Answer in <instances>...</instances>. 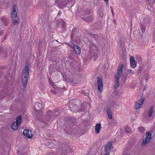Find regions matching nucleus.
I'll list each match as a JSON object with an SVG mask.
<instances>
[{
	"label": "nucleus",
	"mask_w": 155,
	"mask_h": 155,
	"mask_svg": "<svg viewBox=\"0 0 155 155\" xmlns=\"http://www.w3.org/2000/svg\"><path fill=\"white\" fill-rule=\"evenodd\" d=\"M76 120L72 118L69 121V124L67 125V127L64 128V131L68 134L75 133L78 132L81 128V126L76 124Z\"/></svg>",
	"instance_id": "1"
},
{
	"label": "nucleus",
	"mask_w": 155,
	"mask_h": 155,
	"mask_svg": "<svg viewBox=\"0 0 155 155\" xmlns=\"http://www.w3.org/2000/svg\"><path fill=\"white\" fill-rule=\"evenodd\" d=\"M124 65L121 64L118 67L117 74L115 75L114 78L116 79L114 86V89L117 90L120 85L119 79L121 76L123 74V69Z\"/></svg>",
	"instance_id": "2"
},
{
	"label": "nucleus",
	"mask_w": 155,
	"mask_h": 155,
	"mask_svg": "<svg viewBox=\"0 0 155 155\" xmlns=\"http://www.w3.org/2000/svg\"><path fill=\"white\" fill-rule=\"evenodd\" d=\"M29 67L28 63L25 64V67L23 69L21 74L22 84L24 87L27 83L29 76Z\"/></svg>",
	"instance_id": "3"
},
{
	"label": "nucleus",
	"mask_w": 155,
	"mask_h": 155,
	"mask_svg": "<svg viewBox=\"0 0 155 155\" xmlns=\"http://www.w3.org/2000/svg\"><path fill=\"white\" fill-rule=\"evenodd\" d=\"M21 122V117L19 115L16 118V121L13 123L11 125V128L13 130H17Z\"/></svg>",
	"instance_id": "4"
},
{
	"label": "nucleus",
	"mask_w": 155,
	"mask_h": 155,
	"mask_svg": "<svg viewBox=\"0 0 155 155\" xmlns=\"http://www.w3.org/2000/svg\"><path fill=\"white\" fill-rule=\"evenodd\" d=\"M151 135V133L149 131H148L146 133V138L143 139L142 143V146H144L147 143L149 142L150 140L152 138Z\"/></svg>",
	"instance_id": "5"
},
{
	"label": "nucleus",
	"mask_w": 155,
	"mask_h": 155,
	"mask_svg": "<svg viewBox=\"0 0 155 155\" xmlns=\"http://www.w3.org/2000/svg\"><path fill=\"white\" fill-rule=\"evenodd\" d=\"M68 45L72 48L77 54H80L81 53V48L78 46L75 45L71 42H69Z\"/></svg>",
	"instance_id": "6"
},
{
	"label": "nucleus",
	"mask_w": 155,
	"mask_h": 155,
	"mask_svg": "<svg viewBox=\"0 0 155 155\" xmlns=\"http://www.w3.org/2000/svg\"><path fill=\"white\" fill-rule=\"evenodd\" d=\"M56 2L58 6L61 8L66 7L68 2L67 1L63 0H57Z\"/></svg>",
	"instance_id": "7"
},
{
	"label": "nucleus",
	"mask_w": 155,
	"mask_h": 155,
	"mask_svg": "<svg viewBox=\"0 0 155 155\" xmlns=\"http://www.w3.org/2000/svg\"><path fill=\"white\" fill-rule=\"evenodd\" d=\"M97 80L98 90L99 91L101 92L103 90L102 81L100 76H98L97 77Z\"/></svg>",
	"instance_id": "8"
},
{
	"label": "nucleus",
	"mask_w": 155,
	"mask_h": 155,
	"mask_svg": "<svg viewBox=\"0 0 155 155\" xmlns=\"http://www.w3.org/2000/svg\"><path fill=\"white\" fill-rule=\"evenodd\" d=\"M144 101V98L142 96L141 98L138 101H137L135 103V108L136 109H137L139 108L142 106L143 104V103Z\"/></svg>",
	"instance_id": "9"
},
{
	"label": "nucleus",
	"mask_w": 155,
	"mask_h": 155,
	"mask_svg": "<svg viewBox=\"0 0 155 155\" xmlns=\"http://www.w3.org/2000/svg\"><path fill=\"white\" fill-rule=\"evenodd\" d=\"M58 113L57 112H56L54 110H53V112L51 111H48L47 112V115L48 118H49L47 120L48 121L50 120L51 118L55 117V115H57Z\"/></svg>",
	"instance_id": "10"
},
{
	"label": "nucleus",
	"mask_w": 155,
	"mask_h": 155,
	"mask_svg": "<svg viewBox=\"0 0 155 155\" xmlns=\"http://www.w3.org/2000/svg\"><path fill=\"white\" fill-rule=\"evenodd\" d=\"M1 22L4 27H6L8 25L9 23L8 18L5 17H3L1 18L0 19Z\"/></svg>",
	"instance_id": "11"
},
{
	"label": "nucleus",
	"mask_w": 155,
	"mask_h": 155,
	"mask_svg": "<svg viewBox=\"0 0 155 155\" xmlns=\"http://www.w3.org/2000/svg\"><path fill=\"white\" fill-rule=\"evenodd\" d=\"M31 131L27 129L25 130L23 132V134L24 136L26 137L31 138L32 137V135L31 134Z\"/></svg>",
	"instance_id": "12"
},
{
	"label": "nucleus",
	"mask_w": 155,
	"mask_h": 155,
	"mask_svg": "<svg viewBox=\"0 0 155 155\" xmlns=\"http://www.w3.org/2000/svg\"><path fill=\"white\" fill-rule=\"evenodd\" d=\"M71 111L74 112H76V111H85V110L84 109H80V108L79 109H78V105H75L74 106L71 107V105H69Z\"/></svg>",
	"instance_id": "13"
},
{
	"label": "nucleus",
	"mask_w": 155,
	"mask_h": 155,
	"mask_svg": "<svg viewBox=\"0 0 155 155\" xmlns=\"http://www.w3.org/2000/svg\"><path fill=\"white\" fill-rule=\"evenodd\" d=\"M91 51L90 52V54L91 56H94V50H96L97 49V47L94 44H91L90 47Z\"/></svg>",
	"instance_id": "14"
},
{
	"label": "nucleus",
	"mask_w": 155,
	"mask_h": 155,
	"mask_svg": "<svg viewBox=\"0 0 155 155\" xmlns=\"http://www.w3.org/2000/svg\"><path fill=\"white\" fill-rule=\"evenodd\" d=\"M90 36L94 38L96 41H99L102 39V37L98 36L96 34L89 33Z\"/></svg>",
	"instance_id": "15"
},
{
	"label": "nucleus",
	"mask_w": 155,
	"mask_h": 155,
	"mask_svg": "<svg viewBox=\"0 0 155 155\" xmlns=\"http://www.w3.org/2000/svg\"><path fill=\"white\" fill-rule=\"evenodd\" d=\"M150 20L151 18L150 17H147L143 18L141 23L144 25H147L150 23Z\"/></svg>",
	"instance_id": "16"
},
{
	"label": "nucleus",
	"mask_w": 155,
	"mask_h": 155,
	"mask_svg": "<svg viewBox=\"0 0 155 155\" xmlns=\"http://www.w3.org/2000/svg\"><path fill=\"white\" fill-rule=\"evenodd\" d=\"M112 146V143L111 142H108L107 144L105 146L104 152L105 153H109L108 150L110 149Z\"/></svg>",
	"instance_id": "17"
},
{
	"label": "nucleus",
	"mask_w": 155,
	"mask_h": 155,
	"mask_svg": "<svg viewBox=\"0 0 155 155\" xmlns=\"http://www.w3.org/2000/svg\"><path fill=\"white\" fill-rule=\"evenodd\" d=\"M101 127V124H96L95 126V130L96 134H98L100 133Z\"/></svg>",
	"instance_id": "18"
},
{
	"label": "nucleus",
	"mask_w": 155,
	"mask_h": 155,
	"mask_svg": "<svg viewBox=\"0 0 155 155\" xmlns=\"http://www.w3.org/2000/svg\"><path fill=\"white\" fill-rule=\"evenodd\" d=\"M84 20L87 22H90L93 20V16L92 15H88L84 18Z\"/></svg>",
	"instance_id": "19"
},
{
	"label": "nucleus",
	"mask_w": 155,
	"mask_h": 155,
	"mask_svg": "<svg viewBox=\"0 0 155 155\" xmlns=\"http://www.w3.org/2000/svg\"><path fill=\"white\" fill-rule=\"evenodd\" d=\"M107 111L109 118L111 119L112 118V113L111 109L109 107L107 108Z\"/></svg>",
	"instance_id": "20"
},
{
	"label": "nucleus",
	"mask_w": 155,
	"mask_h": 155,
	"mask_svg": "<svg viewBox=\"0 0 155 155\" xmlns=\"http://www.w3.org/2000/svg\"><path fill=\"white\" fill-rule=\"evenodd\" d=\"M72 35H71V37H73V36H78L80 34L78 32V30H76L75 29H74L72 31Z\"/></svg>",
	"instance_id": "21"
},
{
	"label": "nucleus",
	"mask_w": 155,
	"mask_h": 155,
	"mask_svg": "<svg viewBox=\"0 0 155 155\" xmlns=\"http://www.w3.org/2000/svg\"><path fill=\"white\" fill-rule=\"evenodd\" d=\"M64 152H65L67 153H71L72 152V151L70 147H68L66 148L65 150H62L61 151L62 153H63L64 155H65Z\"/></svg>",
	"instance_id": "22"
},
{
	"label": "nucleus",
	"mask_w": 155,
	"mask_h": 155,
	"mask_svg": "<svg viewBox=\"0 0 155 155\" xmlns=\"http://www.w3.org/2000/svg\"><path fill=\"white\" fill-rule=\"evenodd\" d=\"M14 25H17L19 22V19L18 17L12 18Z\"/></svg>",
	"instance_id": "23"
},
{
	"label": "nucleus",
	"mask_w": 155,
	"mask_h": 155,
	"mask_svg": "<svg viewBox=\"0 0 155 155\" xmlns=\"http://www.w3.org/2000/svg\"><path fill=\"white\" fill-rule=\"evenodd\" d=\"M154 106H152L149 109L148 111V116L149 117H150L152 116L153 114V109H154Z\"/></svg>",
	"instance_id": "24"
},
{
	"label": "nucleus",
	"mask_w": 155,
	"mask_h": 155,
	"mask_svg": "<svg viewBox=\"0 0 155 155\" xmlns=\"http://www.w3.org/2000/svg\"><path fill=\"white\" fill-rule=\"evenodd\" d=\"M35 108L36 109V110H38V108L41 109L42 105L41 104L38 103H37L35 104L34 106Z\"/></svg>",
	"instance_id": "25"
},
{
	"label": "nucleus",
	"mask_w": 155,
	"mask_h": 155,
	"mask_svg": "<svg viewBox=\"0 0 155 155\" xmlns=\"http://www.w3.org/2000/svg\"><path fill=\"white\" fill-rule=\"evenodd\" d=\"M56 142L55 141H51L48 142V146L49 147L51 148L54 147L55 145Z\"/></svg>",
	"instance_id": "26"
},
{
	"label": "nucleus",
	"mask_w": 155,
	"mask_h": 155,
	"mask_svg": "<svg viewBox=\"0 0 155 155\" xmlns=\"http://www.w3.org/2000/svg\"><path fill=\"white\" fill-rule=\"evenodd\" d=\"M12 12L17 13L18 10H17V6L15 5H13Z\"/></svg>",
	"instance_id": "27"
},
{
	"label": "nucleus",
	"mask_w": 155,
	"mask_h": 155,
	"mask_svg": "<svg viewBox=\"0 0 155 155\" xmlns=\"http://www.w3.org/2000/svg\"><path fill=\"white\" fill-rule=\"evenodd\" d=\"M108 125L109 126L111 127L115 126L116 125V124L114 121L111 120L108 123Z\"/></svg>",
	"instance_id": "28"
},
{
	"label": "nucleus",
	"mask_w": 155,
	"mask_h": 155,
	"mask_svg": "<svg viewBox=\"0 0 155 155\" xmlns=\"http://www.w3.org/2000/svg\"><path fill=\"white\" fill-rule=\"evenodd\" d=\"M98 13L99 15V17L100 18H102L104 15V14L102 12V11L98 9L97 10Z\"/></svg>",
	"instance_id": "29"
},
{
	"label": "nucleus",
	"mask_w": 155,
	"mask_h": 155,
	"mask_svg": "<svg viewBox=\"0 0 155 155\" xmlns=\"http://www.w3.org/2000/svg\"><path fill=\"white\" fill-rule=\"evenodd\" d=\"M124 129L126 132L130 133L131 132V130L129 127H125L124 128Z\"/></svg>",
	"instance_id": "30"
},
{
	"label": "nucleus",
	"mask_w": 155,
	"mask_h": 155,
	"mask_svg": "<svg viewBox=\"0 0 155 155\" xmlns=\"http://www.w3.org/2000/svg\"><path fill=\"white\" fill-rule=\"evenodd\" d=\"M136 62H130V65L131 68H134L136 66Z\"/></svg>",
	"instance_id": "31"
},
{
	"label": "nucleus",
	"mask_w": 155,
	"mask_h": 155,
	"mask_svg": "<svg viewBox=\"0 0 155 155\" xmlns=\"http://www.w3.org/2000/svg\"><path fill=\"white\" fill-rule=\"evenodd\" d=\"M17 12H11V16L12 18L18 17L17 16Z\"/></svg>",
	"instance_id": "32"
},
{
	"label": "nucleus",
	"mask_w": 155,
	"mask_h": 155,
	"mask_svg": "<svg viewBox=\"0 0 155 155\" xmlns=\"http://www.w3.org/2000/svg\"><path fill=\"white\" fill-rule=\"evenodd\" d=\"M138 129L139 131L142 133H143L145 130V129L143 127H139L138 128Z\"/></svg>",
	"instance_id": "33"
},
{
	"label": "nucleus",
	"mask_w": 155,
	"mask_h": 155,
	"mask_svg": "<svg viewBox=\"0 0 155 155\" xmlns=\"http://www.w3.org/2000/svg\"><path fill=\"white\" fill-rule=\"evenodd\" d=\"M124 41L125 39L124 38H120L119 40V42L120 45H123Z\"/></svg>",
	"instance_id": "34"
},
{
	"label": "nucleus",
	"mask_w": 155,
	"mask_h": 155,
	"mask_svg": "<svg viewBox=\"0 0 155 155\" xmlns=\"http://www.w3.org/2000/svg\"><path fill=\"white\" fill-rule=\"evenodd\" d=\"M77 79H73L72 78H71V79H69V81L71 83H74V84H76L75 82L77 81Z\"/></svg>",
	"instance_id": "35"
},
{
	"label": "nucleus",
	"mask_w": 155,
	"mask_h": 155,
	"mask_svg": "<svg viewBox=\"0 0 155 155\" xmlns=\"http://www.w3.org/2000/svg\"><path fill=\"white\" fill-rule=\"evenodd\" d=\"M127 73L129 74H130L131 75L132 74L134 73L133 71L131 69H128L127 70Z\"/></svg>",
	"instance_id": "36"
},
{
	"label": "nucleus",
	"mask_w": 155,
	"mask_h": 155,
	"mask_svg": "<svg viewBox=\"0 0 155 155\" xmlns=\"http://www.w3.org/2000/svg\"><path fill=\"white\" fill-rule=\"evenodd\" d=\"M48 81H49V83L53 87H54V83L50 79H48Z\"/></svg>",
	"instance_id": "37"
},
{
	"label": "nucleus",
	"mask_w": 155,
	"mask_h": 155,
	"mask_svg": "<svg viewBox=\"0 0 155 155\" xmlns=\"http://www.w3.org/2000/svg\"><path fill=\"white\" fill-rule=\"evenodd\" d=\"M143 24H140V27H141V28L142 29V31L143 32H144L145 31V27L143 25Z\"/></svg>",
	"instance_id": "38"
},
{
	"label": "nucleus",
	"mask_w": 155,
	"mask_h": 155,
	"mask_svg": "<svg viewBox=\"0 0 155 155\" xmlns=\"http://www.w3.org/2000/svg\"><path fill=\"white\" fill-rule=\"evenodd\" d=\"M61 24L62 25L61 27L64 28L65 27V23L63 21H61Z\"/></svg>",
	"instance_id": "39"
},
{
	"label": "nucleus",
	"mask_w": 155,
	"mask_h": 155,
	"mask_svg": "<svg viewBox=\"0 0 155 155\" xmlns=\"http://www.w3.org/2000/svg\"><path fill=\"white\" fill-rule=\"evenodd\" d=\"M148 3L150 5L153 4V3L155 2V0H148Z\"/></svg>",
	"instance_id": "40"
},
{
	"label": "nucleus",
	"mask_w": 155,
	"mask_h": 155,
	"mask_svg": "<svg viewBox=\"0 0 155 155\" xmlns=\"http://www.w3.org/2000/svg\"><path fill=\"white\" fill-rule=\"evenodd\" d=\"M70 65L72 67V68H76L75 65L72 62H70Z\"/></svg>",
	"instance_id": "41"
},
{
	"label": "nucleus",
	"mask_w": 155,
	"mask_h": 155,
	"mask_svg": "<svg viewBox=\"0 0 155 155\" xmlns=\"http://www.w3.org/2000/svg\"><path fill=\"white\" fill-rule=\"evenodd\" d=\"M148 74H146L144 76V77L145 78V79L146 81V82L148 80Z\"/></svg>",
	"instance_id": "42"
},
{
	"label": "nucleus",
	"mask_w": 155,
	"mask_h": 155,
	"mask_svg": "<svg viewBox=\"0 0 155 155\" xmlns=\"http://www.w3.org/2000/svg\"><path fill=\"white\" fill-rule=\"evenodd\" d=\"M130 62H136V61H135L134 58H130Z\"/></svg>",
	"instance_id": "43"
},
{
	"label": "nucleus",
	"mask_w": 155,
	"mask_h": 155,
	"mask_svg": "<svg viewBox=\"0 0 155 155\" xmlns=\"http://www.w3.org/2000/svg\"><path fill=\"white\" fill-rule=\"evenodd\" d=\"M7 37V35H5L3 37V38L2 39V42H3V41H4L5 39Z\"/></svg>",
	"instance_id": "44"
},
{
	"label": "nucleus",
	"mask_w": 155,
	"mask_h": 155,
	"mask_svg": "<svg viewBox=\"0 0 155 155\" xmlns=\"http://www.w3.org/2000/svg\"><path fill=\"white\" fill-rule=\"evenodd\" d=\"M51 92L52 94H55L56 93V92L53 90H51Z\"/></svg>",
	"instance_id": "45"
},
{
	"label": "nucleus",
	"mask_w": 155,
	"mask_h": 155,
	"mask_svg": "<svg viewBox=\"0 0 155 155\" xmlns=\"http://www.w3.org/2000/svg\"><path fill=\"white\" fill-rule=\"evenodd\" d=\"M83 93L84 95H85L87 96H88L89 95V93H88L85 92H83Z\"/></svg>",
	"instance_id": "46"
},
{
	"label": "nucleus",
	"mask_w": 155,
	"mask_h": 155,
	"mask_svg": "<svg viewBox=\"0 0 155 155\" xmlns=\"http://www.w3.org/2000/svg\"><path fill=\"white\" fill-rule=\"evenodd\" d=\"M123 155H129V154L127 152L125 151L124 152Z\"/></svg>",
	"instance_id": "47"
},
{
	"label": "nucleus",
	"mask_w": 155,
	"mask_h": 155,
	"mask_svg": "<svg viewBox=\"0 0 155 155\" xmlns=\"http://www.w3.org/2000/svg\"><path fill=\"white\" fill-rule=\"evenodd\" d=\"M82 105H81V106L80 107L79 106H78V109H79V108H80V109H84H84L82 108Z\"/></svg>",
	"instance_id": "48"
},
{
	"label": "nucleus",
	"mask_w": 155,
	"mask_h": 155,
	"mask_svg": "<svg viewBox=\"0 0 155 155\" xmlns=\"http://www.w3.org/2000/svg\"><path fill=\"white\" fill-rule=\"evenodd\" d=\"M148 7H149V8H150L149 9H150L152 8L151 5H147V8H148Z\"/></svg>",
	"instance_id": "49"
},
{
	"label": "nucleus",
	"mask_w": 155,
	"mask_h": 155,
	"mask_svg": "<svg viewBox=\"0 0 155 155\" xmlns=\"http://www.w3.org/2000/svg\"><path fill=\"white\" fill-rule=\"evenodd\" d=\"M61 14V11H59L57 14V16H59Z\"/></svg>",
	"instance_id": "50"
},
{
	"label": "nucleus",
	"mask_w": 155,
	"mask_h": 155,
	"mask_svg": "<svg viewBox=\"0 0 155 155\" xmlns=\"http://www.w3.org/2000/svg\"><path fill=\"white\" fill-rule=\"evenodd\" d=\"M71 120V119H69L67 121V123H66V124H67L66 125V126H67V125H68L69 124V123H69V120Z\"/></svg>",
	"instance_id": "51"
},
{
	"label": "nucleus",
	"mask_w": 155,
	"mask_h": 155,
	"mask_svg": "<svg viewBox=\"0 0 155 155\" xmlns=\"http://www.w3.org/2000/svg\"><path fill=\"white\" fill-rule=\"evenodd\" d=\"M110 8H111L112 13L113 14V15L114 14V11H113V10L112 7H111Z\"/></svg>",
	"instance_id": "52"
},
{
	"label": "nucleus",
	"mask_w": 155,
	"mask_h": 155,
	"mask_svg": "<svg viewBox=\"0 0 155 155\" xmlns=\"http://www.w3.org/2000/svg\"><path fill=\"white\" fill-rule=\"evenodd\" d=\"M106 154H104V155H108V153H105Z\"/></svg>",
	"instance_id": "53"
},
{
	"label": "nucleus",
	"mask_w": 155,
	"mask_h": 155,
	"mask_svg": "<svg viewBox=\"0 0 155 155\" xmlns=\"http://www.w3.org/2000/svg\"><path fill=\"white\" fill-rule=\"evenodd\" d=\"M106 2V3L107 5V6L108 5V2Z\"/></svg>",
	"instance_id": "54"
},
{
	"label": "nucleus",
	"mask_w": 155,
	"mask_h": 155,
	"mask_svg": "<svg viewBox=\"0 0 155 155\" xmlns=\"http://www.w3.org/2000/svg\"><path fill=\"white\" fill-rule=\"evenodd\" d=\"M105 2H108L109 0H104Z\"/></svg>",
	"instance_id": "55"
}]
</instances>
